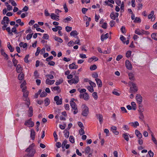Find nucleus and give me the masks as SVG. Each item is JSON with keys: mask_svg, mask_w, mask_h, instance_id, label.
Wrapping results in <instances>:
<instances>
[{"mask_svg": "<svg viewBox=\"0 0 157 157\" xmlns=\"http://www.w3.org/2000/svg\"><path fill=\"white\" fill-rule=\"evenodd\" d=\"M109 36V34L108 33H106L104 35L102 34L101 37V39L102 41H103L107 39Z\"/></svg>", "mask_w": 157, "mask_h": 157, "instance_id": "nucleus-16", "label": "nucleus"}, {"mask_svg": "<svg viewBox=\"0 0 157 157\" xmlns=\"http://www.w3.org/2000/svg\"><path fill=\"white\" fill-rule=\"evenodd\" d=\"M87 88L88 90L91 93H92L94 91L93 87H91L90 86H87Z\"/></svg>", "mask_w": 157, "mask_h": 157, "instance_id": "nucleus-47", "label": "nucleus"}, {"mask_svg": "<svg viewBox=\"0 0 157 157\" xmlns=\"http://www.w3.org/2000/svg\"><path fill=\"white\" fill-rule=\"evenodd\" d=\"M49 38V36L46 33H44L43 35V36L42 37V38L44 39L48 40Z\"/></svg>", "mask_w": 157, "mask_h": 157, "instance_id": "nucleus-56", "label": "nucleus"}, {"mask_svg": "<svg viewBox=\"0 0 157 157\" xmlns=\"http://www.w3.org/2000/svg\"><path fill=\"white\" fill-rule=\"evenodd\" d=\"M129 124H131V125L134 128H136L137 126H139V123L137 121H135L134 122H132L129 123Z\"/></svg>", "mask_w": 157, "mask_h": 157, "instance_id": "nucleus-22", "label": "nucleus"}, {"mask_svg": "<svg viewBox=\"0 0 157 157\" xmlns=\"http://www.w3.org/2000/svg\"><path fill=\"white\" fill-rule=\"evenodd\" d=\"M134 22L135 23H140L141 22V20L140 18L136 17L135 18L134 21Z\"/></svg>", "mask_w": 157, "mask_h": 157, "instance_id": "nucleus-48", "label": "nucleus"}, {"mask_svg": "<svg viewBox=\"0 0 157 157\" xmlns=\"http://www.w3.org/2000/svg\"><path fill=\"white\" fill-rule=\"evenodd\" d=\"M79 133L80 135H82L85 134V132L83 128H81L79 130Z\"/></svg>", "mask_w": 157, "mask_h": 157, "instance_id": "nucleus-58", "label": "nucleus"}, {"mask_svg": "<svg viewBox=\"0 0 157 157\" xmlns=\"http://www.w3.org/2000/svg\"><path fill=\"white\" fill-rule=\"evenodd\" d=\"M72 28L71 27L67 26L65 27L66 31L67 32H69L72 30Z\"/></svg>", "mask_w": 157, "mask_h": 157, "instance_id": "nucleus-54", "label": "nucleus"}, {"mask_svg": "<svg viewBox=\"0 0 157 157\" xmlns=\"http://www.w3.org/2000/svg\"><path fill=\"white\" fill-rule=\"evenodd\" d=\"M34 146V144L30 145L29 147L25 150V151L28 153L25 154L23 157H32L34 156L36 153V150L33 148Z\"/></svg>", "mask_w": 157, "mask_h": 157, "instance_id": "nucleus-1", "label": "nucleus"}, {"mask_svg": "<svg viewBox=\"0 0 157 157\" xmlns=\"http://www.w3.org/2000/svg\"><path fill=\"white\" fill-rule=\"evenodd\" d=\"M125 66L127 69L128 70H131L132 68V66L128 60H126L125 61Z\"/></svg>", "mask_w": 157, "mask_h": 157, "instance_id": "nucleus-9", "label": "nucleus"}, {"mask_svg": "<svg viewBox=\"0 0 157 157\" xmlns=\"http://www.w3.org/2000/svg\"><path fill=\"white\" fill-rule=\"evenodd\" d=\"M6 30L8 33V34L9 35H10L11 36L13 35V34L12 32L11 31L10 28V27H7L6 29Z\"/></svg>", "mask_w": 157, "mask_h": 157, "instance_id": "nucleus-35", "label": "nucleus"}, {"mask_svg": "<svg viewBox=\"0 0 157 157\" xmlns=\"http://www.w3.org/2000/svg\"><path fill=\"white\" fill-rule=\"evenodd\" d=\"M80 98H83L85 100L87 101L89 99V96L87 93H85L83 94H80Z\"/></svg>", "mask_w": 157, "mask_h": 157, "instance_id": "nucleus-7", "label": "nucleus"}, {"mask_svg": "<svg viewBox=\"0 0 157 157\" xmlns=\"http://www.w3.org/2000/svg\"><path fill=\"white\" fill-rule=\"evenodd\" d=\"M154 13L153 11H152L150 13L148 16V18L149 19H150L152 18L154 14Z\"/></svg>", "mask_w": 157, "mask_h": 157, "instance_id": "nucleus-60", "label": "nucleus"}, {"mask_svg": "<svg viewBox=\"0 0 157 157\" xmlns=\"http://www.w3.org/2000/svg\"><path fill=\"white\" fill-rule=\"evenodd\" d=\"M139 118L140 120L141 121H143V119L144 118V116L142 112L140 113Z\"/></svg>", "mask_w": 157, "mask_h": 157, "instance_id": "nucleus-50", "label": "nucleus"}, {"mask_svg": "<svg viewBox=\"0 0 157 157\" xmlns=\"http://www.w3.org/2000/svg\"><path fill=\"white\" fill-rule=\"evenodd\" d=\"M120 39L122 41L123 43L125 44V43L126 38L123 35H121Z\"/></svg>", "mask_w": 157, "mask_h": 157, "instance_id": "nucleus-44", "label": "nucleus"}, {"mask_svg": "<svg viewBox=\"0 0 157 157\" xmlns=\"http://www.w3.org/2000/svg\"><path fill=\"white\" fill-rule=\"evenodd\" d=\"M69 140L70 142L72 143H75V139L74 137L73 136H71L69 137Z\"/></svg>", "mask_w": 157, "mask_h": 157, "instance_id": "nucleus-53", "label": "nucleus"}, {"mask_svg": "<svg viewBox=\"0 0 157 157\" xmlns=\"http://www.w3.org/2000/svg\"><path fill=\"white\" fill-rule=\"evenodd\" d=\"M54 100L56 102V104L57 105H60L62 104V98L59 99V97L58 96H56L54 97Z\"/></svg>", "mask_w": 157, "mask_h": 157, "instance_id": "nucleus-5", "label": "nucleus"}, {"mask_svg": "<svg viewBox=\"0 0 157 157\" xmlns=\"http://www.w3.org/2000/svg\"><path fill=\"white\" fill-rule=\"evenodd\" d=\"M12 62L14 66L16 67L18 62L17 60L14 57L12 59Z\"/></svg>", "mask_w": 157, "mask_h": 157, "instance_id": "nucleus-41", "label": "nucleus"}, {"mask_svg": "<svg viewBox=\"0 0 157 157\" xmlns=\"http://www.w3.org/2000/svg\"><path fill=\"white\" fill-rule=\"evenodd\" d=\"M54 38L55 40L58 41L60 43H61L63 42V40L61 38L55 36Z\"/></svg>", "mask_w": 157, "mask_h": 157, "instance_id": "nucleus-26", "label": "nucleus"}, {"mask_svg": "<svg viewBox=\"0 0 157 157\" xmlns=\"http://www.w3.org/2000/svg\"><path fill=\"white\" fill-rule=\"evenodd\" d=\"M135 133L137 136V137L139 138L140 139L142 137V135L141 133H140V131L137 130H136L135 131Z\"/></svg>", "mask_w": 157, "mask_h": 157, "instance_id": "nucleus-21", "label": "nucleus"}, {"mask_svg": "<svg viewBox=\"0 0 157 157\" xmlns=\"http://www.w3.org/2000/svg\"><path fill=\"white\" fill-rule=\"evenodd\" d=\"M136 99L137 103L139 104H141L142 101V97L139 94H137L136 97Z\"/></svg>", "mask_w": 157, "mask_h": 157, "instance_id": "nucleus-8", "label": "nucleus"}, {"mask_svg": "<svg viewBox=\"0 0 157 157\" xmlns=\"http://www.w3.org/2000/svg\"><path fill=\"white\" fill-rule=\"evenodd\" d=\"M67 140H65L62 143V148H64L65 145L67 144Z\"/></svg>", "mask_w": 157, "mask_h": 157, "instance_id": "nucleus-52", "label": "nucleus"}, {"mask_svg": "<svg viewBox=\"0 0 157 157\" xmlns=\"http://www.w3.org/2000/svg\"><path fill=\"white\" fill-rule=\"evenodd\" d=\"M44 104L46 106H48L50 103V100L48 98H47L44 100Z\"/></svg>", "mask_w": 157, "mask_h": 157, "instance_id": "nucleus-25", "label": "nucleus"}, {"mask_svg": "<svg viewBox=\"0 0 157 157\" xmlns=\"http://www.w3.org/2000/svg\"><path fill=\"white\" fill-rule=\"evenodd\" d=\"M74 42L73 40H71L68 43L67 45L68 46L70 47L71 46H72L74 44Z\"/></svg>", "mask_w": 157, "mask_h": 157, "instance_id": "nucleus-61", "label": "nucleus"}, {"mask_svg": "<svg viewBox=\"0 0 157 157\" xmlns=\"http://www.w3.org/2000/svg\"><path fill=\"white\" fill-rule=\"evenodd\" d=\"M51 18L52 19L55 20L57 21H58L59 20V17L54 13H52L50 15Z\"/></svg>", "mask_w": 157, "mask_h": 157, "instance_id": "nucleus-14", "label": "nucleus"}, {"mask_svg": "<svg viewBox=\"0 0 157 157\" xmlns=\"http://www.w3.org/2000/svg\"><path fill=\"white\" fill-rule=\"evenodd\" d=\"M135 33L136 34L138 35H143L142 30H140L139 29H136Z\"/></svg>", "mask_w": 157, "mask_h": 157, "instance_id": "nucleus-24", "label": "nucleus"}, {"mask_svg": "<svg viewBox=\"0 0 157 157\" xmlns=\"http://www.w3.org/2000/svg\"><path fill=\"white\" fill-rule=\"evenodd\" d=\"M75 99L72 98L70 101V105L71 108L73 109H77V106L75 102H74Z\"/></svg>", "mask_w": 157, "mask_h": 157, "instance_id": "nucleus-6", "label": "nucleus"}, {"mask_svg": "<svg viewBox=\"0 0 157 157\" xmlns=\"http://www.w3.org/2000/svg\"><path fill=\"white\" fill-rule=\"evenodd\" d=\"M78 34V33L77 31L76 30H74L71 31L70 34L71 36L75 37V38H77V39H78V37L77 36Z\"/></svg>", "mask_w": 157, "mask_h": 157, "instance_id": "nucleus-12", "label": "nucleus"}, {"mask_svg": "<svg viewBox=\"0 0 157 157\" xmlns=\"http://www.w3.org/2000/svg\"><path fill=\"white\" fill-rule=\"evenodd\" d=\"M122 136L125 140H126L127 141H128L129 140V137L127 133L123 134Z\"/></svg>", "mask_w": 157, "mask_h": 157, "instance_id": "nucleus-37", "label": "nucleus"}, {"mask_svg": "<svg viewBox=\"0 0 157 157\" xmlns=\"http://www.w3.org/2000/svg\"><path fill=\"white\" fill-rule=\"evenodd\" d=\"M54 80H50L49 78H47L46 80L45 83L47 84L52 85L55 82Z\"/></svg>", "mask_w": 157, "mask_h": 157, "instance_id": "nucleus-23", "label": "nucleus"}, {"mask_svg": "<svg viewBox=\"0 0 157 157\" xmlns=\"http://www.w3.org/2000/svg\"><path fill=\"white\" fill-rule=\"evenodd\" d=\"M63 82V79H60L56 82L55 84L56 85L58 86L60 84L62 83Z\"/></svg>", "mask_w": 157, "mask_h": 157, "instance_id": "nucleus-38", "label": "nucleus"}, {"mask_svg": "<svg viewBox=\"0 0 157 157\" xmlns=\"http://www.w3.org/2000/svg\"><path fill=\"white\" fill-rule=\"evenodd\" d=\"M83 106L82 112V115L83 116L86 117L89 113V108L87 106L85 105H82Z\"/></svg>", "mask_w": 157, "mask_h": 157, "instance_id": "nucleus-3", "label": "nucleus"}, {"mask_svg": "<svg viewBox=\"0 0 157 157\" xmlns=\"http://www.w3.org/2000/svg\"><path fill=\"white\" fill-rule=\"evenodd\" d=\"M28 108H29V109L28 111V116L29 117H32V116L33 115V108L32 106L29 107H29Z\"/></svg>", "mask_w": 157, "mask_h": 157, "instance_id": "nucleus-15", "label": "nucleus"}, {"mask_svg": "<svg viewBox=\"0 0 157 157\" xmlns=\"http://www.w3.org/2000/svg\"><path fill=\"white\" fill-rule=\"evenodd\" d=\"M24 77V74L23 73L22 74L21 73L19 74L18 78L19 80H21Z\"/></svg>", "mask_w": 157, "mask_h": 157, "instance_id": "nucleus-40", "label": "nucleus"}, {"mask_svg": "<svg viewBox=\"0 0 157 157\" xmlns=\"http://www.w3.org/2000/svg\"><path fill=\"white\" fill-rule=\"evenodd\" d=\"M40 48L39 47L37 48L35 54L36 56H37L39 55L40 52Z\"/></svg>", "mask_w": 157, "mask_h": 157, "instance_id": "nucleus-59", "label": "nucleus"}, {"mask_svg": "<svg viewBox=\"0 0 157 157\" xmlns=\"http://www.w3.org/2000/svg\"><path fill=\"white\" fill-rule=\"evenodd\" d=\"M9 21V17L6 16H5L3 18V20L2 21L1 24H4L6 23V24H8Z\"/></svg>", "mask_w": 157, "mask_h": 157, "instance_id": "nucleus-11", "label": "nucleus"}, {"mask_svg": "<svg viewBox=\"0 0 157 157\" xmlns=\"http://www.w3.org/2000/svg\"><path fill=\"white\" fill-rule=\"evenodd\" d=\"M121 30L123 33H126L125 27L124 26H122V27L121 29Z\"/></svg>", "mask_w": 157, "mask_h": 157, "instance_id": "nucleus-62", "label": "nucleus"}, {"mask_svg": "<svg viewBox=\"0 0 157 157\" xmlns=\"http://www.w3.org/2000/svg\"><path fill=\"white\" fill-rule=\"evenodd\" d=\"M115 14V12H112L110 13V17L113 20H115V19L116 18V16Z\"/></svg>", "mask_w": 157, "mask_h": 157, "instance_id": "nucleus-36", "label": "nucleus"}, {"mask_svg": "<svg viewBox=\"0 0 157 157\" xmlns=\"http://www.w3.org/2000/svg\"><path fill=\"white\" fill-rule=\"evenodd\" d=\"M123 57L121 55L117 56V57L116 60L117 61H119Z\"/></svg>", "mask_w": 157, "mask_h": 157, "instance_id": "nucleus-63", "label": "nucleus"}, {"mask_svg": "<svg viewBox=\"0 0 157 157\" xmlns=\"http://www.w3.org/2000/svg\"><path fill=\"white\" fill-rule=\"evenodd\" d=\"M96 116L98 117V119L99 120L100 124H102L103 119L102 115L101 114H97Z\"/></svg>", "mask_w": 157, "mask_h": 157, "instance_id": "nucleus-20", "label": "nucleus"}, {"mask_svg": "<svg viewBox=\"0 0 157 157\" xmlns=\"http://www.w3.org/2000/svg\"><path fill=\"white\" fill-rule=\"evenodd\" d=\"M98 59V57L94 56L90 58L88 60V62H90L93 60H95V61H97Z\"/></svg>", "mask_w": 157, "mask_h": 157, "instance_id": "nucleus-33", "label": "nucleus"}, {"mask_svg": "<svg viewBox=\"0 0 157 157\" xmlns=\"http://www.w3.org/2000/svg\"><path fill=\"white\" fill-rule=\"evenodd\" d=\"M35 132L33 129L31 130L30 137L32 140H34L35 138Z\"/></svg>", "mask_w": 157, "mask_h": 157, "instance_id": "nucleus-19", "label": "nucleus"}, {"mask_svg": "<svg viewBox=\"0 0 157 157\" xmlns=\"http://www.w3.org/2000/svg\"><path fill=\"white\" fill-rule=\"evenodd\" d=\"M97 67L95 64L91 65L90 67V69L91 71H94L97 69Z\"/></svg>", "mask_w": 157, "mask_h": 157, "instance_id": "nucleus-42", "label": "nucleus"}, {"mask_svg": "<svg viewBox=\"0 0 157 157\" xmlns=\"http://www.w3.org/2000/svg\"><path fill=\"white\" fill-rule=\"evenodd\" d=\"M95 80L98 87H101L102 86V84L101 80L99 78H96Z\"/></svg>", "mask_w": 157, "mask_h": 157, "instance_id": "nucleus-17", "label": "nucleus"}, {"mask_svg": "<svg viewBox=\"0 0 157 157\" xmlns=\"http://www.w3.org/2000/svg\"><path fill=\"white\" fill-rule=\"evenodd\" d=\"M130 93H133L136 92L138 90L137 87H135L132 88L131 87L130 88Z\"/></svg>", "mask_w": 157, "mask_h": 157, "instance_id": "nucleus-27", "label": "nucleus"}, {"mask_svg": "<svg viewBox=\"0 0 157 157\" xmlns=\"http://www.w3.org/2000/svg\"><path fill=\"white\" fill-rule=\"evenodd\" d=\"M72 19V18L71 16H68L64 19V22L65 23L67 22V21H70Z\"/></svg>", "mask_w": 157, "mask_h": 157, "instance_id": "nucleus-34", "label": "nucleus"}, {"mask_svg": "<svg viewBox=\"0 0 157 157\" xmlns=\"http://www.w3.org/2000/svg\"><path fill=\"white\" fill-rule=\"evenodd\" d=\"M92 96L95 99H97L98 98L97 93L96 92H94L92 94Z\"/></svg>", "mask_w": 157, "mask_h": 157, "instance_id": "nucleus-51", "label": "nucleus"}, {"mask_svg": "<svg viewBox=\"0 0 157 157\" xmlns=\"http://www.w3.org/2000/svg\"><path fill=\"white\" fill-rule=\"evenodd\" d=\"M151 38L155 40H157V33H153L151 35Z\"/></svg>", "mask_w": 157, "mask_h": 157, "instance_id": "nucleus-32", "label": "nucleus"}, {"mask_svg": "<svg viewBox=\"0 0 157 157\" xmlns=\"http://www.w3.org/2000/svg\"><path fill=\"white\" fill-rule=\"evenodd\" d=\"M63 132L64 133V136L67 138H68L69 137L70 134L69 131L65 129L64 130Z\"/></svg>", "mask_w": 157, "mask_h": 157, "instance_id": "nucleus-30", "label": "nucleus"}, {"mask_svg": "<svg viewBox=\"0 0 157 157\" xmlns=\"http://www.w3.org/2000/svg\"><path fill=\"white\" fill-rule=\"evenodd\" d=\"M143 5L142 3H139L137 6L138 8V10H139L142 9Z\"/></svg>", "mask_w": 157, "mask_h": 157, "instance_id": "nucleus-64", "label": "nucleus"}, {"mask_svg": "<svg viewBox=\"0 0 157 157\" xmlns=\"http://www.w3.org/2000/svg\"><path fill=\"white\" fill-rule=\"evenodd\" d=\"M90 150V148L89 146H87V147L85 149V154H88Z\"/></svg>", "mask_w": 157, "mask_h": 157, "instance_id": "nucleus-45", "label": "nucleus"}, {"mask_svg": "<svg viewBox=\"0 0 157 157\" xmlns=\"http://www.w3.org/2000/svg\"><path fill=\"white\" fill-rule=\"evenodd\" d=\"M133 110H135L136 109V105L135 102H132L131 103Z\"/></svg>", "mask_w": 157, "mask_h": 157, "instance_id": "nucleus-57", "label": "nucleus"}, {"mask_svg": "<svg viewBox=\"0 0 157 157\" xmlns=\"http://www.w3.org/2000/svg\"><path fill=\"white\" fill-rule=\"evenodd\" d=\"M151 140L155 144H157V141L155 138L154 137L153 134H151Z\"/></svg>", "mask_w": 157, "mask_h": 157, "instance_id": "nucleus-43", "label": "nucleus"}, {"mask_svg": "<svg viewBox=\"0 0 157 157\" xmlns=\"http://www.w3.org/2000/svg\"><path fill=\"white\" fill-rule=\"evenodd\" d=\"M34 75L35 77V78H38L39 77V75L38 73V71L37 70H36L35 71L34 73Z\"/></svg>", "mask_w": 157, "mask_h": 157, "instance_id": "nucleus-46", "label": "nucleus"}, {"mask_svg": "<svg viewBox=\"0 0 157 157\" xmlns=\"http://www.w3.org/2000/svg\"><path fill=\"white\" fill-rule=\"evenodd\" d=\"M129 79L132 81L134 79V74L132 73H129L128 74Z\"/></svg>", "mask_w": 157, "mask_h": 157, "instance_id": "nucleus-29", "label": "nucleus"}, {"mask_svg": "<svg viewBox=\"0 0 157 157\" xmlns=\"http://www.w3.org/2000/svg\"><path fill=\"white\" fill-rule=\"evenodd\" d=\"M79 81V77L77 75H75L74 77V78H72L70 80H68V82L70 85H72L73 84H77L78 82Z\"/></svg>", "mask_w": 157, "mask_h": 157, "instance_id": "nucleus-2", "label": "nucleus"}, {"mask_svg": "<svg viewBox=\"0 0 157 157\" xmlns=\"http://www.w3.org/2000/svg\"><path fill=\"white\" fill-rule=\"evenodd\" d=\"M47 95V94L44 91L42 92L40 95V98H43L46 97Z\"/></svg>", "mask_w": 157, "mask_h": 157, "instance_id": "nucleus-39", "label": "nucleus"}, {"mask_svg": "<svg viewBox=\"0 0 157 157\" xmlns=\"http://www.w3.org/2000/svg\"><path fill=\"white\" fill-rule=\"evenodd\" d=\"M16 70H17V72L18 73H20L22 70V68L21 67V65L19 64H18L16 67Z\"/></svg>", "mask_w": 157, "mask_h": 157, "instance_id": "nucleus-28", "label": "nucleus"}, {"mask_svg": "<svg viewBox=\"0 0 157 157\" xmlns=\"http://www.w3.org/2000/svg\"><path fill=\"white\" fill-rule=\"evenodd\" d=\"M24 124L25 125H29V127H33L34 125V123L32 121V119L30 118L25 121Z\"/></svg>", "mask_w": 157, "mask_h": 157, "instance_id": "nucleus-4", "label": "nucleus"}, {"mask_svg": "<svg viewBox=\"0 0 157 157\" xmlns=\"http://www.w3.org/2000/svg\"><path fill=\"white\" fill-rule=\"evenodd\" d=\"M69 67L70 69H76L78 68V66L77 65H76L75 63H73L69 65Z\"/></svg>", "mask_w": 157, "mask_h": 157, "instance_id": "nucleus-13", "label": "nucleus"}, {"mask_svg": "<svg viewBox=\"0 0 157 157\" xmlns=\"http://www.w3.org/2000/svg\"><path fill=\"white\" fill-rule=\"evenodd\" d=\"M29 58V55H27L25 56L24 58V61L25 63H28L29 62V61L28 60Z\"/></svg>", "mask_w": 157, "mask_h": 157, "instance_id": "nucleus-55", "label": "nucleus"}, {"mask_svg": "<svg viewBox=\"0 0 157 157\" xmlns=\"http://www.w3.org/2000/svg\"><path fill=\"white\" fill-rule=\"evenodd\" d=\"M24 100L26 101L25 103V105H27V107H29V106L30 105V101L28 97H24Z\"/></svg>", "mask_w": 157, "mask_h": 157, "instance_id": "nucleus-18", "label": "nucleus"}, {"mask_svg": "<svg viewBox=\"0 0 157 157\" xmlns=\"http://www.w3.org/2000/svg\"><path fill=\"white\" fill-rule=\"evenodd\" d=\"M7 47L8 48L10 49V52H12L14 51V48L12 47L10 44V42L8 43Z\"/></svg>", "mask_w": 157, "mask_h": 157, "instance_id": "nucleus-31", "label": "nucleus"}, {"mask_svg": "<svg viewBox=\"0 0 157 157\" xmlns=\"http://www.w3.org/2000/svg\"><path fill=\"white\" fill-rule=\"evenodd\" d=\"M132 52L130 51H128L126 54V56L127 58L130 57L131 55Z\"/></svg>", "mask_w": 157, "mask_h": 157, "instance_id": "nucleus-49", "label": "nucleus"}, {"mask_svg": "<svg viewBox=\"0 0 157 157\" xmlns=\"http://www.w3.org/2000/svg\"><path fill=\"white\" fill-rule=\"evenodd\" d=\"M51 89L52 91L53 92H54L55 91H57L58 93H59L61 91L60 87L59 86L52 87H51Z\"/></svg>", "mask_w": 157, "mask_h": 157, "instance_id": "nucleus-10", "label": "nucleus"}]
</instances>
